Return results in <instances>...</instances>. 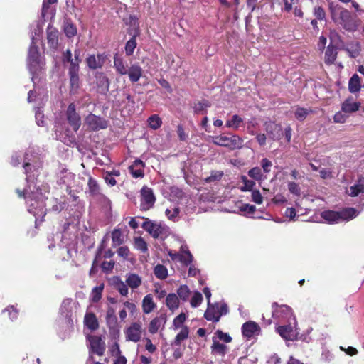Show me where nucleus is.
I'll return each mask as SVG.
<instances>
[{"instance_id":"16","label":"nucleus","mask_w":364,"mask_h":364,"mask_svg":"<svg viewBox=\"0 0 364 364\" xmlns=\"http://www.w3.org/2000/svg\"><path fill=\"white\" fill-rule=\"evenodd\" d=\"M265 129L269 138L272 140H279L283 136L282 127L280 124L273 122L265 123Z\"/></svg>"},{"instance_id":"59","label":"nucleus","mask_w":364,"mask_h":364,"mask_svg":"<svg viewBox=\"0 0 364 364\" xmlns=\"http://www.w3.org/2000/svg\"><path fill=\"white\" fill-rule=\"evenodd\" d=\"M288 189L290 193H293L295 196H300L301 189L299 185L295 182H289L288 183Z\"/></svg>"},{"instance_id":"44","label":"nucleus","mask_w":364,"mask_h":364,"mask_svg":"<svg viewBox=\"0 0 364 364\" xmlns=\"http://www.w3.org/2000/svg\"><path fill=\"white\" fill-rule=\"evenodd\" d=\"M181 251L183 254L180 255L179 262L185 266L190 265L193 262V255L191 252L188 250H183V246L181 247Z\"/></svg>"},{"instance_id":"15","label":"nucleus","mask_w":364,"mask_h":364,"mask_svg":"<svg viewBox=\"0 0 364 364\" xmlns=\"http://www.w3.org/2000/svg\"><path fill=\"white\" fill-rule=\"evenodd\" d=\"M97 90L102 95H106L109 89V80L104 73H97L95 75Z\"/></svg>"},{"instance_id":"62","label":"nucleus","mask_w":364,"mask_h":364,"mask_svg":"<svg viewBox=\"0 0 364 364\" xmlns=\"http://www.w3.org/2000/svg\"><path fill=\"white\" fill-rule=\"evenodd\" d=\"M186 316L184 313H181L173 320V326L176 328H178L182 325L186 321Z\"/></svg>"},{"instance_id":"13","label":"nucleus","mask_w":364,"mask_h":364,"mask_svg":"<svg viewBox=\"0 0 364 364\" xmlns=\"http://www.w3.org/2000/svg\"><path fill=\"white\" fill-rule=\"evenodd\" d=\"M26 158L25 157L23 165L24 173L26 175V179L28 182L33 181V180L36 179L39 175V170L41 168V163L35 162L33 164H31L26 161Z\"/></svg>"},{"instance_id":"28","label":"nucleus","mask_w":364,"mask_h":364,"mask_svg":"<svg viewBox=\"0 0 364 364\" xmlns=\"http://www.w3.org/2000/svg\"><path fill=\"white\" fill-rule=\"evenodd\" d=\"M360 105V102H353L352 97H348L342 103L341 110L345 113H353L358 111Z\"/></svg>"},{"instance_id":"64","label":"nucleus","mask_w":364,"mask_h":364,"mask_svg":"<svg viewBox=\"0 0 364 364\" xmlns=\"http://www.w3.org/2000/svg\"><path fill=\"white\" fill-rule=\"evenodd\" d=\"M240 210L245 213L246 214H252L255 212L256 207L253 205L246 203L240 207Z\"/></svg>"},{"instance_id":"42","label":"nucleus","mask_w":364,"mask_h":364,"mask_svg":"<svg viewBox=\"0 0 364 364\" xmlns=\"http://www.w3.org/2000/svg\"><path fill=\"white\" fill-rule=\"evenodd\" d=\"M63 31L65 35L68 38H72L77 35V27L71 22H66L63 27Z\"/></svg>"},{"instance_id":"8","label":"nucleus","mask_w":364,"mask_h":364,"mask_svg":"<svg viewBox=\"0 0 364 364\" xmlns=\"http://www.w3.org/2000/svg\"><path fill=\"white\" fill-rule=\"evenodd\" d=\"M109 122L105 118L97 116L92 113L89 114L85 118V125L92 132L105 129L108 127Z\"/></svg>"},{"instance_id":"39","label":"nucleus","mask_w":364,"mask_h":364,"mask_svg":"<svg viewBox=\"0 0 364 364\" xmlns=\"http://www.w3.org/2000/svg\"><path fill=\"white\" fill-rule=\"evenodd\" d=\"M228 347L223 343L217 341L214 338H213V345L211 346L212 353L220 355H225L227 353Z\"/></svg>"},{"instance_id":"36","label":"nucleus","mask_w":364,"mask_h":364,"mask_svg":"<svg viewBox=\"0 0 364 364\" xmlns=\"http://www.w3.org/2000/svg\"><path fill=\"white\" fill-rule=\"evenodd\" d=\"M166 304L170 310H175L179 306V299L176 294H169L166 299Z\"/></svg>"},{"instance_id":"61","label":"nucleus","mask_w":364,"mask_h":364,"mask_svg":"<svg viewBox=\"0 0 364 364\" xmlns=\"http://www.w3.org/2000/svg\"><path fill=\"white\" fill-rule=\"evenodd\" d=\"M215 333L220 340L225 343L232 341L231 336L228 333L223 332L221 330H217Z\"/></svg>"},{"instance_id":"33","label":"nucleus","mask_w":364,"mask_h":364,"mask_svg":"<svg viewBox=\"0 0 364 364\" xmlns=\"http://www.w3.org/2000/svg\"><path fill=\"white\" fill-rule=\"evenodd\" d=\"M106 322L109 329H114L117 327V318L115 311L112 307H108L106 314Z\"/></svg>"},{"instance_id":"21","label":"nucleus","mask_w":364,"mask_h":364,"mask_svg":"<svg viewBox=\"0 0 364 364\" xmlns=\"http://www.w3.org/2000/svg\"><path fill=\"white\" fill-rule=\"evenodd\" d=\"M46 33L48 44L50 48L56 49L58 46V31L49 25L47 28Z\"/></svg>"},{"instance_id":"34","label":"nucleus","mask_w":364,"mask_h":364,"mask_svg":"<svg viewBox=\"0 0 364 364\" xmlns=\"http://www.w3.org/2000/svg\"><path fill=\"white\" fill-rule=\"evenodd\" d=\"M211 106V103L205 99L195 103L193 111L195 114H206V109Z\"/></svg>"},{"instance_id":"2","label":"nucleus","mask_w":364,"mask_h":364,"mask_svg":"<svg viewBox=\"0 0 364 364\" xmlns=\"http://www.w3.org/2000/svg\"><path fill=\"white\" fill-rule=\"evenodd\" d=\"M357 210L354 208H345L339 211L325 210L322 212L321 217L328 223H338L350 220L357 216Z\"/></svg>"},{"instance_id":"45","label":"nucleus","mask_w":364,"mask_h":364,"mask_svg":"<svg viewBox=\"0 0 364 364\" xmlns=\"http://www.w3.org/2000/svg\"><path fill=\"white\" fill-rule=\"evenodd\" d=\"M148 124L152 129L156 130L161 127L162 124L161 119L158 114L151 115L147 119Z\"/></svg>"},{"instance_id":"25","label":"nucleus","mask_w":364,"mask_h":364,"mask_svg":"<svg viewBox=\"0 0 364 364\" xmlns=\"http://www.w3.org/2000/svg\"><path fill=\"white\" fill-rule=\"evenodd\" d=\"M166 322V314H161L159 316L153 318L149 325V331L151 334H154L158 332L159 329L161 326H164Z\"/></svg>"},{"instance_id":"12","label":"nucleus","mask_w":364,"mask_h":364,"mask_svg":"<svg viewBox=\"0 0 364 364\" xmlns=\"http://www.w3.org/2000/svg\"><path fill=\"white\" fill-rule=\"evenodd\" d=\"M272 316L280 320H289L292 316V309L287 305H279L277 302L272 304Z\"/></svg>"},{"instance_id":"52","label":"nucleus","mask_w":364,"mask_h":364,"mask_svg":"<svg viewBox=\"0 0 364 364\" xmlns=\"http://www.w3.org/2000/svg\"><path fill=\"white\" fill-rule=\"evenodd\" d=\"M135 246L143 253H145L148 251L147 244L142 237H139L135 238Z\"/></svg>"},{"instance_id":"4","label":"nucleus","mask_w":364,"mask_h":364,"mask_svg":"<svg viewBox=\"0 0 364 364\" xmlns=\"http://www.w3.org/2000/svg\"><path fill=\"white\" fill-rule=\"evenodd\" d=\"M41 58L39 48L35 42H32L28 49L27 65L32 74H36L41 68Z\"/></svg>"},{"instance_id":"41","label":"nucleus","mask_w":364,"mask_h":364,"mask_svg":"<svg viewBox=\"0 0 364 364\" xmlns=\"http://www.w3.org/2000/svg\"><path fill=\"white\" fill-rule=\"evenodd\" d=\"M154 274L156 278L163 280L168 277V269L164 265L158 264L154 268Z\"/></svg>"},{"instance_id":"5","label":"nucleus","mask_w":364,"mask_h":364,"mask_svg":"<svg viewBox=\"0 0 364 364\" xmlns=\"http://www.w3.org/2000/svg\"><path fill=\"white\" fill-rule=\"evenodd\" d=\"M213 142L215 145L227 147L230 150L239 149L243 146V139L238 135L215 136L213 137Z\"/></svg>"},{"instance_id":"1","label":"nucleus","mask_w":364,"mask_h":364,"mask_svg":"<svg viewBox=\"0 0 364 364\" xmlns=\"http://www.w3.org/2000/svg\"><path fill=\"white\" fill-rule=\"evenodd\" d=\"M333 21L348 32H354L359 26L356 15H353L350 11L341 7H330Z\"/></svg>"},{"instance_id":"48","label":"nucleus","mask_w":364,"mask_h":364,"mask_svg":"<svg viewBox=\"0 0 364 364\" xmlns=\"http://www.w3.org/2000/svg\"><path fill=\"white\" fill-rule=\"evenodd\" d=\"M223 174L222 171H212L210 176L204 178V181L207 183L219 181L223 176Z\"/></svg>"},{"instance_id":"49","label":"nucleus","mask_w":364,"mask_h":364,"mask_svg":"<svg viewBox=\"0 0 364 364\" xmlns=\"http://www.w3.org/2000/svg\"><path fill=\"white\" fill-rule=\"evenodd\" d=\"M177 294L179 298L186 301L188 299L191 291L187 285H181L177 290Z\"/></svg>"},{"instance_id":"27","label":"nucleus","mask_w":364,"mask_h":364,"mask_svg":"<svg viewBox=\"0 0 364 364\" xmlns=\"http://www.w3.org/2000/svg\"><path fill=\"white\" fill-rule=\"evenodd\" d=\"M343 49L348 53L349 57L356 58L360 54L361 45L358 41H352L348 43Z\"/></svg>"},{"instance_id":"11","label":"nucleus","mask_w":364,"mask_h":364,"mask_svg":"<svg viewBox=\"0 0 364 364\" xmlns=\"http://www.w3.org/2000/svg\"><path fill=\"white\" fill-rule=\"evenodd\" d=\"M107 59V55L105 53H97L96 55H89L86 60V64L90 70H97L102 68Z\"/></svg>"},{"instance_id":"63","label":"nucleus","mask_w":364,"mask_h":364,"mask_svg":"<svg viewBox=\"0 0 364 364\" xmlns=\"http://www.w3.org/2000/svg\"><path fill=\"white\" fill-rule=\"evenodd\" d=\"M252 200L257 204H262L263 197L259 190L252 191Z\"/></svg>"},{"instance_id":"3","label":"nucleus","mask_w":364,"mask_h":364,"mask_svg":"<svg viewBox=\"0 0 364 364\" xmlns=\"http://www.w3.org/2000/svg\"><path fill=\"white\" fill-rule=\"evenodd\" d=\"M141 218L144 220L141 228L154 239H164L168 236L169 228L162 222L154 221L144 217Z\"/></svg>"},{"instance_id":"6","label":"nucleus","mask_w":364,"mask_h":364,"mask_svg":"<svg viewBox=\"0 0 364 364\" xmlns=\"http://www.w3.org/2000/svg\"><path fill=\"white\" fill-rule=\"evenodd\" d=\"M228 312V305L225 303L220 306L218 303L212 304H208L207 309L204 314V318L208 321L213 322L219 321L222 315H225Z\"/></svg>"},{"instance_id":"43","label":"nucleus","mask_w":364,"mask_h":364,"mask_svg":"<svg viewBox=\"0 0 364 364\" xmlns=\"http://www.w3.org/2000/svg\"><path fill=\"white\" fill-rule=\"evenodd\" d=\"M188 334H189L188 327L187 326H183L181 331L176 335L173 344L176 345V346H180L181 341L188 338Z\"/></svg>"},{"instance_id":"38","label":"nucleus","mask_w":364,"mask_h":364,"mask_svg":"<svg viewBox=\"0 0 364 364\" xmlns=\"http://www.w3.org/2000/svg\"><path fill=\"white\" fill-rule=\"evenodd\" d=\"M128 285L127 283H124L122 281L119 277H116L114 281V287L116 290H117L119 294L126 296L128 294Z\"/></svg>"},{"instance_id":"9","label":"nucleus","mask_w":364,"mask_h":364,"mask_svg":"<svg viewBox=\"0 0 364 364\" xmlns=\"http://www.w3.org/2000/svg\"><path fill=\"white\" fill-rule=\"evenodd\" d=\"M87 338L89 341L90 346L89 360H93V353L97 354L99 356L103 355L105 351L106 345L102 338L98 336L90 335Z\"/></svg>"},{"instance_id":"19","label":"nucleus","mask_w":364,"mask_h":364,"mask_svg":"<svg viewBox=\"0 0 364 364\" xmlns=\"http://www.w3.org/2000/svg\"><path fill=\"white\" fill-rule=\"evenodd\" d=\"M277 332L282 338L287 341H294L296 337L294 330L291 325L279 326L277 328Z\"/></svg>"},{"instance_id":"7","label":"nucleus","mask_w":364,"mask_h":364,"mask_svg":"<svg viewBox=\"0 0 364 364\" xmlns=\"http://www.w3.org/2000/svg\"><path fill=\"white\" fill-rule=\"evenodd\" d=\"M156 202V197L153 190L144 186L140 191V210L147 211L152 208Z\"/></svg>"},{"instance_id":"40","label":"nucleus","mask_w":364,"mask_h":364,"mask_svg":"<svg viewBox=\"0 0 364 364\" xmlns=\"http://www.w3.org/2000/svg\"><path fill=\"white\" fill-rule=\"evenodd\" d=\"M313 112L314 111L311 109L298 107L294 112V117L297 120L303 122L310 113Z\"/></svg>"},{"instance_id":"17","label":"nucleus","mask_w":364,"mask_h":364,"mask_svg":"<svg viewBox=\"0 0 364 364\" xmlns=\"http://www.w3.org/2000/svg\"><path fill=\"white\" fill-rule=\"evenodd\" d=\"M144 166L145 164L141 159H137L129 166V171L133 178H143L144 176Z\"/></svg>"},{"instance_id":"54","label":"nucleus","mask_w":364,"mask_h":364,"mask_svg":"<svg viewBox=\"0 0 364 364\" xmlns=\"http://www.w3.org/2000/svg\"><path fill=\"white\" fill-rule=\"evenodd\" d=\"M3 312L8 313L9 317L11 321L16 319L18 316V311L14 306H8Z\"/></svg>"},{"instance_id":"23","label":"nucleus","mask_w":364,"mask_h":364,"mask_svg":"<svg viewBox=\"0 0 364 364\" xmlns=\"http://www.w3.org/2000/svg\"><path fill=\"white\" fill-rule=\"evenodd\" d=\"M259 331V326L254 321L245 322L242 326V334L247 338H252L255 333Z\"/></svg>"},{"instance_id":"60","label":"nucleus","mask_w":364,"mask_h":364,"mask_svg":"<svg viewBox=\"0 0 364 364\" xmlns=\"http://www.w3.org/2000/svg\"><path fill=\"white\" fill-rule=\"evenodd\" d=\"M115 262L114 261H104L101 264L102 271L105 273H109L114 269Z\"/></svg>"},{"instance_id":"55","label":"nucleus","mask_w":364,"mask_h":364,"mask_svg":"<svg viewBox=\"0 0 364 364\" xmlns=\"http://www.w3.org/2000/svg\"><path fill=\"white\" fill-rule=\"evenodd\" d=\"M202 301H203L202 294L200 292L196 291L194 293L193 296H192V298L191 299V305L192 307L196 308L201 304Z\"/></svg>"},{"instance_id":"58","label":"nucleus","mask_w":364,"mask_h":364,"mask_svg":"<svg viewBox=\"0 0 364 364\" xmlns=\"http://www.w3.org/2000/svg\"><path fill=\"white\" fill-rule=\"evenodd\" d=\"M314 15L317 19L322 21L326 18V11L321 6H316L314 9Z\"/></svg>"},{"instance_id":"26","label":"nucleus","mask_w":364,"mask_h":364,"mask_svg":"<svg viewBox=\"0 0 364 364\" xmlns=\"http://www.w3.org/2000/svg\"><path fill=\"white\" fill-rule=\"evenodd\" d=\"M337 48L336 46L330 43L325 51L324 62L326 65H331L333 64L337 58Z\"/></svg>"},{"instance_id":"31","label":"nucleus","mask_w":364,"mask_h":364,"mask_svg":"<svg viewBox=\"0 0 364 364\" xmlns=\"http://www.w3.org/2000/svg\"><path fill=\"white\" fill-rule=\"evenodd\" d=\"M347 193L352 197L357 196L360 193H364V178H359L357 183L350 186L349 190L347 191Z\"/></svg>"},{"instance_id":"47","label":"nucleus","mask_w":364,"mask_h":364,"mask_svg":"<svg viewBox=\"0 0 364 364\" xmlns=\"http://www.w3.org/2000/svg\"><path fill=\"white\" fill-rule=\"evenodd\" d=\"M112 246L117 247L124 242L122 232L119 229H114L112 232Z\"/></svg>"},{"instance_id":"22","label":"nucleus","mask_w":364,"mask_h":364,"mask_svg":"<svg viewBox=\"0 0 364 364\" xmlns=\"http://www.w3.org/2000/svg\"><path fill=\"white\" fill-rule=\"evenodd\" d=\"M128 33L132 35V37L126 43L124 49L126 55L130 56L133 55L134 49L137 46L136 37L139 36L140 32L139 29H135L134 32L128 31Z\"/></svg>"},{"instance_id":"10","label":"nucleus","mask_w":364,"mask_h":364,"mask_svg":"<svg viewBox=\"0 0 364 364\" xmlns=\"http://www.w3.org/2000/svg\"><path fill=\"white\" fill-rule=\"evenodd\" d=\"M66 118L72 129L77 132L81 126V117L76 112L75 105L70 103L66 110Z\"/></svg>"},{"instance_id":"24","label":"nucleus","mask_w":364,"mask_h":364,"mask_svg":"<svg viewBox=\"0 0 364 364\" xmlns=\"http://www.w3.org/2000/svg\"><path fill=\"white\" fill-rule=\"evenodd\" d=\"M113 67L116 72L120 75H126L127 73L128 67L123 58L119 56L117 53L114 55Z\"/></svg>"},{"instance_id":"29","label":"nucleus","mask_w":364,"mask_h":364,"mask_svg":"<svg viewBox=\"0 0 364 364\" xmlns=\"http://www.w3.org/2000/svg\"><path fill=\"white\" fill-rule=\"evenodd\" d=\"M156 307V304L154 301L153 296L151 294L146 295L141 303L142 311L144 314H148L152 312Z\"/></svg>"},{"instance_id":"37","label":"nucleus","mask_w":364,"mask_h":364,"mask_svg":"<svg viewBox=\"0 0 364 364\" xmlns=\"http://www.w3.org/2000/svg\"><path fill=\"white\" fill-rule=\"evenodd\" d=\"M89 193L92 196L100 195V187L97 181L92 177H90L87 182Z\"/></svg>"},{"instance_id":"50","label":"nucleus","mask_w":364,"mask_h":364,"mask_svg":"<svg viewBox=\"0 0 364 364\" xmlns=\"http://www.w3.org/2000/svg\"><path fill=\"white\" fill-rule=\"evenodd\" d=\"M103 289V284L93 288L92 291V301L93 302H98L101 299Z\"/></svg>"},{"instance_id":"20","label":"nucleus","mask_w":364,"mask_h":364,"mask_svg":"<svg viewBox=\"0 0 364 364\" xmlns=\"http://www.w3.org/2000/svg\"><path fill=\"white\" fill-rule=\"evenodd\" d=\"M79 71L80 68H69L68 69L71 92H75L80 87Z\"/></svg>"},{"instance_id":"46","label":"nucleus","mask_w":364,"mask_h":364,"mask_svg":"<svg viewBox=\"0 0 364 364\" xmlns=\"http://www.w3.org/2000/svg\"><path fill=\"white\" fill-rule=\"evenodd\" d=\"M242 122L243 119L239 115L234 114L231 119L226 122L225 126L228 128L237 129Z\"/></svg>"},{"instance_id":"35","label":"nucleus","mask_w":364,"mask_h":364,"mask_svg":"<svg viewBox=\"0 0 364 364\" xmlns=\"http://www.w3.org/2000/svg\"><path fill=\"white\" fill-rule=\"evenodd\" d=\"M126 283L131 289H136L141 284V279L136 274H129L127 277Z\"/></svg>"},{"instance_id":"18","label":"nucleus","mask_w":364,"mask_h":364,"mask_svg":"<svg viewBox=\"0 0 364 364\" xmlns=\"http://www.w3.org/2000/svg\"><path fill=\"white\" fill-rule=\"evenodd\" d=\"M127 75L132 83H136L142 77L143 70L138 63L132 64L127 70Z\"/></svg>"},{"instance_id":"14","label":"nucleus","mask_w":364,"mask_h":364,"mask_svg":"<svg viewBox=\"0 0 364 364\" xmlns=\"http://www.w3.org/2000/svg\"><path fill=\"white\" fill-rule=\"evenodd\" d=\"M142 333L141 324L138 322H134L127 328L125 331L126 338L127 341L137 343L140 341Z\"/></svg>"},{"instance_id":"51","label":"nucleus","mask_w":364,"mask_h":364,"mask_svg":"<svg viewBox=\"0 0 364 364\" xmlns=\"http://www.w3.org/2000/svg\"><path fill=\"white\" fill-rule=\"evenodd\" d=\"M241 179H242V181L244 186L240 188V190L242 191H252L253 187L255 185V183L252 180H249L245 176H242L241 177Z\"/></svg>"},{"instance_id":"30","label":"nucleus","mask_w":364,"mask_h":364,"mask_svg":"<svg viewBox=\"0 0 364 364\" xmlns=\"http://www.w3.org/2000/svg\"><path fill=\"white\" fill-rule=\"evenodd\" d=\"M85 326L91 331H95L99 328V322L94 313H87L84 318Z\"/></svg>"},{"instance_id":"57","label":"nucleus","mask_w":364,"mask_h":364,"mask_svg":"<svg viewBox=\"0 0 364 364\" xmlns=\"http://www.w3.org/2000/svg\"><path fill=\"white\" fill-rule=\"evenodd\" d=\"M127 24H129L132 28H129L128 31L134 32L135 29H139L138 18L134 16H129Z\"/></svg>"},{"instance_id":"53","label":"nucleus","mask_w":364,"mask_h":364,"mask_svg":"<svg viewBox=\"0 0 364 364\" xmlns=\"http://www.w3.org/2000/svg\"><path fill=\"white\" fill-rule=\"evenodd\" d=\"M248 175L250 178L256 181L261 180L262 176L261 169L259 167H254L249 170Z\"/></svg>"},{"instance_id":"56","label":"nucleus","mask_w":364,"mask_h":364,"mask_svg":"<svg viewBox=\"0 0 364 364\" xmlns=\"http://www.w3.org/2000/svg\"><path fill=\"white\" fill-rule=\"evenodd\" d=\"M81 50L78 48L74 50V58H73V63L71 68H80V63H81L80 58Z\"/></svg>"},{"instance_id":"32","label":"nucleus","mask_w":364,"mask_h":364,"mask_svg":"<svg viewBox=\"0 0 364 364\" xmlns=\"http://www.w3.org/2000/svg\"><path fill=\"white\" fill-rule=\"evenodd\" d=\"M361 82L358 74H353L348 82V90L350 93H356L360 90Z\"/></svg>"}]
</instances>
